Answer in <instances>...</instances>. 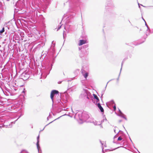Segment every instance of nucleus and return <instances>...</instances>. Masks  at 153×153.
Wrapping results in <instances>:
<instances>
[{"mask_svg":"<svg viewBox=\"0 0 153 153\" xmlns=\"http://www.w3.org/2000/svg\"><path fill=\"white\" fill-rule=\"evenodd\" d=\"M59 93V91H58L56 90H53L51 91V98L52 101H53V97L54 95L55 94H58Z\"/></svg>","mask_w":153,"mask_h":153,"instance_id":"1","label":"nucleus"},{"mask_svg":"<svg viewBox=\"0 0 153 153\" xmlns=\"http://www.w3.org/2000/svg\"><path fill=\"white\" fill-rule=\"evenodd\" d=\"M122 140V138L121 137H118L117 139L118 141H120Z\"/></svg>","mask_w":153,"mask_h":153,"instance_id":"8","label":"nucleus"},{"mask_svg":"<svg viewBox=\"0 0 153 153\" xmlns=\"http://www.w3.org/2000/svg\"><path fill=\"white\" fill-rule=\"evenodd\" d=\"M97 105L98 108L100 109V110L101 111V112H103L104 111V109L101 106V105L100 104V103H98L97 104Z\"/></svg>","mask_w":153,"mask_h":153,"instance_id":"5","label":"nucleus"},{"mask_svg":"<svg viewBox=\"0 0 153 153\" xmlns=\"http://www.w3.org/2000/svg\"><path fill=\"white\" fill-rule=\"evenodd\" d=\"M38 143H39V141L38 140V142H37V145H38Z\"/></svg>","mask_w":153,"mask_h":153,"instance_id":"11","label":"nucleus"},{"mask_svg":"<svg viewBox=\"0 0 153 153\" xmlns=\"http://www.w3.org/2000/svg\"><path fill=\"white\" fill-rule=\"evenodd\" d=\"M82 74L83 76H84V77L85 79H86L87 77L88 76V73L87 72H86L85 71H83L82 72Z\"/></svg>","mask_w":153,"mask_h":153,"instance_id":"4","label":"nucleus"},{"mask_svg":"<svg viewBox=\"0 0 153 153\" xmlns=\"http://www.w3.org/2000/svg\"><path fill=\"white\" fill-rule=\"evenodd\" d=\"M4 28H3L0 31V33H2L3 32H4Z\"/></svg>","mask_w":153,"mask_h":153,"instance_id":"9","label":"nucleus"},{"mask_svg":"<svg viewBox=\"0 0 153 153\" xmlns=\"http://www.w3.org/2000/svg\"><path fill=\"white\" fill-rule=\"evenodd\" d=\"M79 41V42L78 45L79 46H81L82 45L85 44L87 43V41L86 40H80Z\"/></svg>","mask_w":153,"mask_h":153,"instance_id":"3","label":"nucleus"},{"mask_svg":"<svg viewBox=\"0 0 153 153\" xmlns=\"http://www.w3.org/2000/svg\"><path fill=\"white\" fill-rule=\"evenodd\" d=\"M61 26L58 25L57 27V26L56 25H55L53 26V28L55 30L58 31L59 29L61 28Z\"/></svg>","mask_w":153,"mask_h":153,"instance_id":"6","label":"nucleus"},{"mask_svg":"<svg viewBox=\"0 0 153 153\" xmlns=\"http://www.w3.org/2000/svg\"><path fill=\"white\" fill-rule=\"evenodd\" d=\"M22 78L24 80L27 79L29 78V76L26 73H23L22 75Z\"/></svg>","mask_w":153,"mask_h":153,"instance_id":"2","label":"nucleus"},{"mask_svg":"<svg viewBox=\"0 0 153 153\" xmlns=\"http://www.w3.org/2000/svg\"><path fill=\"white\" fill-rule=\"evenodd\" d=\"M114 111H115L116 110V106H114Z\"/></svg>","mask_w":153,"mask_h":153,"instance_id":"10","label":"nucleus"},{"mask_svg":"<svg viewBox=\"0 0 153 153\" xmlns=\"http://www.w3.org/2000/svg\"><path fill=\"white\" fill-rule=\"evenodd\" d=\"M37 138H38V139H39V136H38V137H37Z\"/></svg>","mask_w":153,"mask_h":153,"instance_id":"12","label":"nucleus"},{"mask_svg":"<svg viewBox=\"0 0 153 153\" xmlns=\"http://www.w3.org/2000/svg\"><path fill=\"white\" fill-rule=\"evenodd\" d=\"M93 96L94 98L96 99L97 100V102H99L100 100H99V99L98 98V97L97 96V95H96V94H93Z\"/></svg>","mask_w":153,"mask_h":153,"instance_id":"7","label":"nucleus"}]
</instances>
